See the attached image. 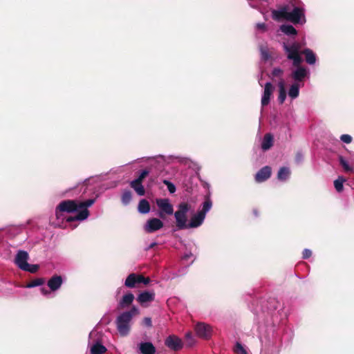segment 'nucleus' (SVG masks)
Masks as SVG:
<instances>
[{
	"mask_svg": "<svg viewBox=\"0 0 354 354\" xmlns=\"http://www.w3.org/2000/svg\"><path fill=\"white\" fill-rule=\"evenodd\" d=\"M271 175V168L265 166L261 168L255 175V180L258 183H262L268 179Z\"/></svg>",
	"mask_w": 354,
	"mask_h": 354,
	"instance_id": "dca6fc26",
	"label": "nucleus"
},
{
	"mask_svg": "<svg viewBox=\"0 0 354 354\" xmlns=\"http://www.w3.org/2000/svg\"><path fill=\"white\" fill-rule=\"evenodd\" d=\"M163 227V223L159 218H150L147 221L145 226V230L147 233H153Z\"/></svg>",
	"mask_w": 354,
	"mask_h": 354,
	"instance_id": "9d476101",
	"label": "nucleus"
},
{
	"mask_svg": "<svg viewBox=\"0 0 354 354\" xmlns=\"http://www.w3.org/2000/svg\"><path fill=\"white\" fill-rule=\"evenodd\" d=\"M45 283V279L44 278H37L32 281H30L28 283L26 284V287L30 288L36 286H41Z\"/></svg>",
	"mask_w": 354,
	"mask_h": 354,
	"instance_id": "c756f323",
	"label": "nucleus"
},
{
	"mask_svg": "<svg viewBox=\"0 0 354 354\" xmlns=\"http://www.w3.org/2000/svg\"><path fill=\"white\" fill-rule=\"evenodd\" d=\"M280 30L286 35H296L297 34V30L292 25L283 24L280 26Z\"/></svg>",
	"mask_w": 354,
	"mask_h": 354,
	"instance_id": "a878e982",
	"label": "nucleus"
},
{
	"mask_svg": "<svg viewBox=\"0 0 354 354\" xmlns=\"http://www.w3.org/2000/svg\"><path fill=\"white\" fill-rule=\"evenodd\" d=\"M303 159H304L303 154L301 152L297 153L296 156H295L296 162L297 163H300L302 162Z\"/></svg>",
	"mask_w": 354,
	"mask_h": 354,
	"instance_id": "a19ab883",
	"label": "nucleus"
},
{
	"mask_svg": "<svg viewBox=\"0 0 354 354\" xmlns=\"http://www.w3.org/2000/svg\"><path fill=\"white\" fill-rule=\"evenodd\" d=\"M143 323L145 326H147L148 327H151L152 326V322H151V318H149V317H145L143 319Z\"/></svg>",
	"mask_w": 354,
	"mask_h": 354,
	"instance_id": "79ce46f5",
	"label": "nucleus"
},
{
	"mask_svg": "<svg viewBox=\"0 0 354 354\" xmlns=\"http://www.w3.org/2000/svg\"><path fill=\"white\" fill-rule=\"evenodd\" d=\"M283 71L279 68H274L272 71V75L275 77H279L280 80L278 82L277 86L279 91L278 101L279 104H283L286 99V89L285 81L282 78Z\"/></svg>",
	"mask_w": 354,
	"mask_h": 354,
	"instance_id": "423d86ee",
	"label": "nucleus"
},
{
	"mask_svg": "<svg viewBox=\"0 0 354 354\" xmlns=\"http://www.w3.org/2000/svg\"><path fill=\"white\" fill-rule=\"evenodd\" d=\"M185 341L189 346H192L194 345V339L191 332H189L185 335Z\"/></svg>",
	"mask_w": 354,
	"mask_h": 354,
	"instance_id": "e433bc0d",
	"label": "nucleus"
},
{
	"mask_svg": "<svg viewBox=\"0 0 354 354\" xmlns=\"http://www.w3.org/2000/svg\"><path fill=\"white\" fill-rule=\"evenodd\" d=\"M133 299L134 295L132 293L129 292L122 297L121 301L119 303V306L121 308L127 307L132 304Z\"/></svg>",
	"mask_w": 354,
	"mask_h": 354,
	"instance_id": "412c9836",
	"label": "nucleus"
},
{
	"mask_svg": "<svg viewBox=\"0 0 354 354\" xmlns=\"http://www.w3.org/2000/svg\"><path fill=\"white\" fill-rule=\"evenodd\" d=\"M29 258V255L27 252L24 250H19L15 257V263L17 266L23 270V269L28 266V263L27 262Z\"/></svg>",
	"mask_w": 354,
	"mask_h": 354,
	"instance_id": "9b49d317",
	"label": "nucleus"
},
{
	"mask_svg": "<svg viewBox=\"0 0 354 354\" xmlns=\"http://www.w3.org/2000/svg\"><path fill=\"white\" fill-rule=\"evenodd\" d=\"M234 352L236 354H247L244 347L239 342H236L235 345Z\"/></svg>",
	"mask_w": 354,
	"mask_h": 354,
	"instance_id": "f704fd0d",
	"label": "nucleus"
},
{
	"mask_svg": "<svg viewBox=\"0 0 354 354\" xmlns=\"http://www.w3.org/2000/svg\"><path fill=\"white\" fill-rule=\"evenodd\" d=\"M283 48L287 55V58L292 61V65L297 67L291 73V77L294 82H301L308 75V69L304 66H300L302 62V58L300 55L301 46L297 42H293L290 44H283Z\"/></svg>",
	"mask_w": 354,
	"mask_h": 354,
	"instance_id": "7ed1b4c3",
	"label": "nucleus"
},
{
	"mask_svg": "<svg viewBox=\"0 0 354 354\" xmlns=\"http://www.w3.org/2000/svg\"><path fill=\"white\" fill-rule=\"evenodd\" d=\"M156 245V243H152L149 246V249L153 248Z\"/></svg>",
	"mask_w": 354,
	"mask_h": 354,
	"instance_id": "49530a36",
	"label": "nucleus"
},
{
	"mask_svg": "<svg viewBox=\"0 0 354 354\" xmlns=\"http://www.w3.org/2000/svg\"><path fill=\"white\" fill-rule=\"evenodd\" d=\"M150 281H151V279L149 277H145L144 276H143V279H141V283H143L145 285L149 284Z\"/></svg>",
	"mask_w": 354,
	"mask_h": 354,
	"instance_id": "c03bdc74",
	"label": "nucleus"
},
{
	"mask_svg": "<svg viewBox=\"0 0 354 354\" xmlns=\"http://www.w3.org/2000/svg\"><path fill=\"white\" fill-rule=\"evenodd\" d=\"M274 87L270 82H267L264 86V91L261 97V106H265L270 103Z\"/></svg>",
	"mask_w": 354,
	"mask_h": 354,
	"instance_id": "f8f14e48",
	"label": "nucleus"
},
{
	"mask_svg": "<svg viewBox=\"0 0 354 354\" xmlns=\"http://www.w3.org/2000/svg\"><path fill=\"white\" fill-rule=\"evenodd\" d=\"M138 350L142 354H155L156 348L150 342H140L138 344Z\"/></svg>",
	"mask_w": 354,
	"mask_h": 354,
	"instance_id": "f3484780",
	"label": "nucleus"
},
{
	"mask_svg": "<svg viewBox=\"0 0 354 354\" xmlns=\"http://www.w3.org/2000/svg\"><path fill=\"white\" fill-rule=\"evenodd\" d=\"M138 212L141 214H147L150 211V204L146 199H142L138 204Z\"/></svg>",
	"mask_w": 354,
	"mask_h": 354,
	"instance_id": "393cba45",
	"label": "nucleus"
},
{
	"mask_svg": "<svg viewBox=\"0 0 354 354\" xmlns=\"http://www.w3.org/2000/svg\"><path fill=\"white\" fill-rule=\"evenodd\" d=\"M132 199V193L130 190H124L121 196V201L124 205H127L130 203Z\"/></svg>",
	"mask_w": 354,
	"mask_h": 354,
	"instance_id": "cd10ccee",
	"label": "nucleus"
},
{
	"mask_svg": "<svg viewBox=\"0 0 354 354\" xmlns=\"http://www.w3.org/2000/svg\"><path fill=\"white\" fill-rule=\"evenodd\" d=\"M303 86L304 84L293 82L289 87L288 93L286 92V95L288 94V97L291 100H295L297 98L299 95V89Z\"/></svg>",
	"mask_w": 354,
	"mask_h": 354,
	"instance_id": "6ab92c4d",
	"label": "nucleus"
},
{
	"mask_svg": "<svg viewBox=\"0 0 354 354\" xmlns=\"http://www.w3.org/2000/svg\"><path fill=\"white\" fill-rule=\"evenodd\" d=\"M257 28L262 30L263 31H265L266 29V26L264 23H259L257 24Z\"/></svg>",
	"mask_w": 354,
	"mask_h": 354,
	"instance_id": "37998d69",
	"label": "nucleus"
},
{
	"mask_svg": "<svg viewBox=\"0 0 354 354\" xmlns=\"http://www.w3.org/2000/svg\"><path fill=\"white\" fill-rule=\"evenodd\" d=\"M340 140L346 144H350L352 142V137L348 134H343L340 136Z\"/></svg>",
	"mask_w": 354,
	"mask_h": 354,
	"instance_id": "58836bf2",
	"label": "nucleus"
},
{
	"mask_svg": "<svg viewBox=\"0 0 354 354\" xmlns=\"http://www.w3.org/2000/svg\"><path fill=\"white\" fill-rule=\"evenodd\" d=\"M143 279L142 274L131 273L125 280L124 286L129 288H134L139 286L141 283V279Z\"/></svg>",
	"mask_w": 354,
	"mask_h": 354,
	"instance_id": "1a4fd4ad",
	"label": "nucleus"
},
{
	"mask_svg": "<svg viewBox=\"0 0 354 354\" xmlns=\"http://www.w3.org/2000/svg\"><path fill=\"white\" fill-rule=\"evenodd\" d=\"M191 208L187 203H180L178 206V210L174 213L176 227L179 230L188 228L187 213Z\"/></svg>",
	"mask_w": 354,
	"mask_h": 354,
	"instance_id": "39448f33",
	"label": "nucleus"
},
{
	"mask_svg": "<svg viewBox=\"0 0 354 354\" xmlns=\"http://www.w3.org/2000/svg\"><path fill=\"white\" fill-rule=\"evenodd\" d=\"M62 283V277L60 275L54 274L49 279L47 285L51 291L55 292L61 288Z\"/></svg>",
	"mask_w": 354,
	"mask_h": 354,
	"instance_id": "ddd939ff",
	"label": "nucleus"
},
{
	"mask_svg": "<svg viewBox=\"0 0 354 354\" xmlns=\"http://www.w3.org/2000/svg\"><path fill=\"white\" fill-rule=\"evenodd\" d=\"M155 180H156V178H153L152 177H151V178H150V180H151V182H154V181H155Z\"/></svg>",
	"mask_w": 354,
	"mask_h": 354,
	"instance_id": "de8ad7c7",
	"label": "nucleus"
},
{
	"mask_svg": "<svg viewBox=\"0 0 354 354\" xmlns=\"http://www.w3.org/2000/svg\"><path fill=\"white\" fill-rule=\"evenodd\" d=\"M197 335L202 338H208L210 335V327L204 323H198L195 326Z\"/></svg>",
	"mask_w": 354,
	"mask_h": 354,
	"instance_id": "2eb2a0df",
	"label": "nucleus"
},
{
	"mask_svg": "<svg viewBox=\"0 0 354 354\" xmlns=\"http://www.w3.org/2000/svg\"><path fill=\"white\" fill-rule=\"evenodd\" d=\"M205 218V215L203 214V212L199 211L191 218L187 225L188 228H194L200 226L203 223Z\"/></svg>",
	"mask_w": 354,
	"mask_h": 354,
	"instance_id": "a211bd4d",
	"label": "nucleus"
},
{
	"mask_svg": "<svg viewBox=\"0 0 354 354\" xmlns=\"http://www.w3.org/2000/svg\"><path fill=\"white\" fill-rule=\"evenodd\" d=\"M156 204L158 207L160 209V212L159 214L160 217L165 218L163 213L171 215L174 212V208L172 205L169 202V200L167 198H160L156 200Z\"/></svg>",
	"mask_w": 354,
	"mask_h": 354,
	"instance_id": "6e6552de",
	"label": "nucleus"
},
{
	"mask_svg": "<svg viewBox=\"0 0 354 354\" xmlns=\"http://www.w3.org/2000/svg\"><path fill=\"white\" fill-rule=\"evenodd\" d=\"M41 292L44 295H48L50 293V291L46 290L44 288H41Z\"/></svg>",
	"mask_w": 354,
	"mask_h": 354,
	"instance_id": "a18cd8bd",
	"label": "nucleus"
},
{
	"mask_svg": "<svg viewBox=\"0 0 354 354\" xmlns=\"http://www.w3.org/2000/svg\"><path fill=\"white\" fill-rule=\"evenodd\" d=\"M260 53H261V59L267 61L270 59V55L269 53L268 49L266 46H260Z\"/></svg>",
	"mask_w": 354,
	"mask_h": 354,
	"instance_id": "2f4dec72",
	"label": "nucleus"
},
{
	"mask_svg": "<svg viewBox=\"0 0 354 354\" xmlns=\"http://www.w3.org/2000/svg\"><path fill=\"white\" fill-rule=\"evenodd\" d=\"M273 145V137L270 133L264 136L261 142V148L263 151L268 150Z\"/></svg>",
	"mask_w": 354,
	"mask_h": 354,
	"instance_id": "4be33fe9",
	"label": "nucleus"
},
{
	"mask_svg": "<svg viewBox=\"0 0 354 354\" xmlns=\"http://www.w3.org/2000/svg\"><path fill=\"white\" fill-rule=\"evenodd\" d=\"M94 202V199H88L84 202L77 200L62 201L56 207V216L59 218L62 212L73 213L77 212L78 213L76 216H70L66 218V221L71 223L75 221L85 220L89 215L88 207L91 206Z\"/></svg>",
	"mask_w": 354,
	"mask_h": 354,
	"instance_id": "f03ea898",
	"label": "nucleus"
},
{
	"mask_svg": "<svg viewBox=\"0 0 354 354\" xmlns=\"http://www.w3.org/2000/svg\"><path fill=\"white\" fill-rule=\"evenodd\" d=\"M312 255V252L309 249H304L302 253V257L304 259H308Z\"/></svg>",
	"mask_w": 354,
	"mask_h": 354,
	"instance_id": "ea45409f",
	"label": "nucleus"
},
{
	"mask_svg": "<svg viewBox=\"0 0 354 354\" xmlns=\"http://www.w3.org/2000/svg\"><path fill=\"white\" fill-rule=\"evenodd\" d=\"M288 4L272 11L274 20L286 19L294 24L303 25L306 22L305 5L301 0H287Z\"/></svg>",
	"mask_w": 354,
	"mask_h": 354,
	"instance_id": "f257e3e1",
	"label": "nucleus"
},
{
	"mask_svg": "<svg viewBox=\"0 0 354 354\" xmlns=\"http://www.w3.org/2000/svg\"><path fill=\"white\" fill-rule=\"evenodd\" d=\"M106 351V348L100 342L95 343L91 347V354H104Z\"/></svg>",
	"mask_w": 354,
	"mask_h": 354,
	"instance_id": "b1692460",
	"label": "nucleus"
},
{
	"mask_svg": "<svg viewBox=\"0 0 354 354\" xmlns=\"http://www.w3.org/2000/svg\"><path fill=\"white\" fill-rule=\"evenodd\" d=\"M162 183L167 185V189L171 194H174L176 192V187L172 183L167 180H163Z\"/></svg>",
	"mask_w": 354,
	"mask_h": 354,
	"instance_id": "c9c22d12",
	"label": "nucleus"
},
{
	"mask_svg": "<svg viewBox=\"0 0 354 354\" xmlns=\"http://www.w3.org/2000/svg\"><path fill=\"white\" fill-rule=\"evenodd\" d=\"M39 268L37 264H28V266L23 269L24 271L29 272L30 273H36Z\"/></svg>",
	"mask_w": 354,
	"mask_h": 354,
	"instance_id": "473e14b6",
	"label": "nucleus"
},
{
	"mask_svg": "<svg viewBox=\"0 0 354 354\" xmlns=\"http://www.w3.org/2000/svg\"><path fill=\"white\" fill-rule=\"evenodd\" d=\"M339 161L345 171H353V169L349 165L347 160L342 156H339Z\"/></svg>",
	"mask_w": 354,
	"mask_h": 354,
	"instance_id": "7c9ffc66",
	"label": "nucleus"
},
{
	"mask_svg": "<svg viewBox=\"0 0 354 354\" xmlns=\"http://www.w3.org/2000/svg\"><path fill=\"white\" fill-rule=\"evenodd\" d=\"M165 345L173 351H178L183 348L184 344L178 336L170 335L165 339Z\"/></svg>",
	"mask_w": 354,
	"mask_h": 354,
	"instance_id": "0eeeda50",
	"label": "nucleus"
},
{
	"mask_svg": "<svg viewBox=\"0 0 354 354\" xmlns=\"http://www.w3.org/2000/svg\"><path fill=\"white\" fill-rule=\"evenodd\" d=\"M138 313V309L133 306L130 310L122 313L117 317L115 324L121 336H127L129 333L132 318Z\"/></svg>",
	"mask_w": 354,
	"mask_h": 354,
	"instance_id": "20e7f679",
	"label": "nucleus"
},
{
	"mask_svg": "<svg viewBox=\"0 0 354 354\" xmlns=\"http://www.w3.org/2000/svg\"><path fill=\"white\" fill-rule=\"evenodd\" d=\"M142 183H139L135 180L130 183V186L133 188L139 196H144L145 194V190L142 185Z\"/></svg>",
	"mask_w": 354,
	"mask_h": 354,
	"instance_id": "5701e85b",
	"label": "nucleus"
},
{
	"mask_svg": "<svg viewBox=\"0 0 354 354\" xmlns=\"http://www.w3.org/2000/svg\"><path fill=\"white\" fill-rule=\"evenodd\" d=\"M290 174V171L288 167H283L279 169L278 174H277V178L279 180L285 181L286 180Z\"/></svg>",
	"mask_w": 354,
	"mask_h": 354,
	"instance_id": "bb28decb",
	"label": "nucleus"
},
{
	"mask_svg": "<svg viewBox=\"0 0 354 354\" xmlns=\"http://www.w3.org/2000/svg\"><path fill=\"white\" fill-rule=\"evenodd\" d=\"M149 171L147 169H144L141 171L140 176L135 179V180L142 183L143 180L149 175Z\"/></svg>",
	"mask_w": 354,
	"mask_h": 354,
	"instance_id": "4c0bfd02",
	"label": "nucleus"
},
{
	"mask_svg": "<svg viewBox=\"0 0 354 354\" xmlns=\"http://www.w3.org/2000/svg\"><path fill=\"white\" fill-rule=\"evenodd\" d=\"M301 53L305 55L306 62L308 64L313 65L316 63V55L311 49L306 48L302 51Z\"/></svg>",
	"mask_w": 354,
	"mask_h": 354,
	"instance_id": "aec40b11",
	"label": "nucleus"
},
{
	"mask_svg": "<svg viewBox=\"0 0 354 354\" xmlns=\"http://www.w3.org/2000/svg\"><path fill=\"white\" fill-rule=\"evenodd\" d=\"M346 181V179L343 176H339L334 181V186L337 192H341L344 188V183Z\"/></svg>",
	"mask_w": 354,
	"mask_h": 354,
	"instance_id": "c85d7f7f",
	"label": "nucleus"
},
{
	"mask_svg": "<svg viewBox=\"0 0 354 354\" xmlns=\"http://www.w3.org/2000/svg\"><path fill=\"white\" fill-rule=\"evenodd\" d=\"M211 207V201L209 199H206L203 204V209L200 212H203V214L206 215V213L210 209Z\"/></svg>",
	"mask_w": 354,
	"mask_h": 354,
	"instance_id": "72a5a7b5",
	"label": "nucleus"
},
{
	"mask_svg": "<svg viewBox=\"0 0 354 354\" xmlns=\"http://www.w3.org/2000/svg\"><path fill=\"white\" fill-rule=\"evenodd\" d=\"M155 299V292L153 291H144L137 297L138 302L142 306L146 303L151 302Z\"/></svg>",
	"mask_w": 354,
	"mask_h": 354,
	"instance_id": "4468645a",
	"label": "nucleus"
}]
</instances>
